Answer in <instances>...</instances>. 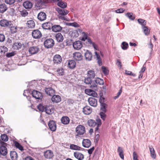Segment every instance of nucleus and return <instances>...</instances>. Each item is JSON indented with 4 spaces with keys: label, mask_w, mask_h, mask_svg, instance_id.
Instances as JSON below:
<instances>
[{
    "label": "nucleus",
    "mask_w": 160,
    "mask_h": 160,
    "mask_svg": "<svg viewBox=\"0 0 160 160\" xmlns=\"http://www.w3.org/2000/svg\"><path fill=\"white\" fill-rule=\"evenodd\" d=\"M133 160H138V155L137 153L135 152H133Z\"/></svg>",
    "instance_id": "63"
},
{
    "label": "nucleus",
    "mask_w": 160,
    "mask_h": 160,
    "mask_svg": "<svg viewBox=\"0 0 160 160\" xmlns=\"http://www.w3.org/2000/svg\"><path fill=\"white\" fill-rule=\"evenodd\" d=\"M73 46L75 49L79 50L82 47V42L80 41H77L73 42Z\"/></svg>",
    "instance_id": "11"
},
{
    "label": "nucleus",
    "mask_w": 160,
    "mask_h": 160,
    "mask_svg": "<svg viewBox=\"0 0 160 160\" xmlns=\"http://www.w3.org/2000/svg\"><path fill=\"white\" fill-rule=\"evenodd\" d=\"M104 83V82L103 79L99 78H97L93 81L92 84L90 86V87L92 89H97L98 84L100 85H102Z\"/></svg>",
    "instance_id": "1"
},
{
    "label": "nucleus",
    "mask_w": 160,
    "mask_h": 160,
    "mask_svg": "<svg viewBox=\"0 0 160 160\" xmlns=\"http://www.w3.org/2000/svg\"><path fill=\"white\" fill-rule=\"evenodd\" d=\"M15 147L18 148L20 150L22 151L23 150V147L18 142H15Z\"/></svg>",
    "instance_id": "52"
},
{
    "label": "nucleus",
    "mask_w": 160,
    "mask_h": 160,
    "mask_svg": "<svg viewBox=\"0 0 160 160\" xmlns=\"http://www.w3.org/2000/svg\"><path fill=\"white\" fill-rule=\"evenodd\" d=\"M105 113L104 112H101L99 113L101 118L103 121H105L106 118V115Z\"/></svg>",
    "instance_id": "53"
},
{
    "label": "nucleus",
    "mask_w": 160,
    "mask_h": 160,
    "mask_svg": "<svg viewBox=\"0 0 160 160\" xmlns=\"http://www.w3.org/2000/svg\"><path fill=\"white\" fill-rule=\"evenodd\" d=\"M74 58L77 61H79L82 59V56L81 53L78 52H75L73 53Z\"/></svg>",
    "instance_id": "18"
},
{
    "label": "nucleus",
    "mask_w": 160,
    "mask_h": 160,
    "mask_svg": "<svg viewBox=\"0 0 160 160\" xmlns=\"http://www.w3.org/2000/svg\"><path fill=\"white\" fill-rule=\"evenodd\" d=\"M45 91L47 95L50 96H52L55 93V90L52 88H46Z\"/></svg>",
    "instance_id": "14"
},
{
    "label": "nucleus",
    "mask_w": 160,
    "mask_h": 160,
    "mask_svg": "<svg viewBox=\"0 0 160 160\" xmlns=\"http://www.w3.org/2000/svg\"><path fill=\"white\" fill-rule=\"evenodd\" d=\"M9 28H10V31L12 33H14L17 32V27H15L13 26L12 22L11 23V25H10Z\"/></svg>",
    "instance_id": "43"
},
{
    "label": "nucleus",
    "mask_w": 160,
    "mask_h": 160,
    "mask_svg": "<svg viewBox=\"0 0 160 160\" xmlns=\"http://www.w3.org/2000/svg\"><path fill=\"white\" fill-rule=\"evenodd\" d=\"M144 33L146 35H148L149 34L150 32V30L148 29L147 27L142 26Z\"/></svg>",
    "instance_id": "45"
},
{
    "label": "nucleus",
    "mask_w": 160,
    "mask_h": 160,
    "mask_svg": "<svg viewBox=\"0 0 160 160\" xmlns=\"http://www.w3.org/2000/svg\"><path fill=\"white\" fill-rule=\"evenodd\" d=\"M57 72L58 73V74L59 76H62L64 74V70L62 68H58L57 70Z\"/></svg>",
    "instance_id": "48"
},
{
    "label": "nucleus",
    "mask_w": 160,
    "mask_h": 160,
    "mask_svg": "<svg viewBox=\"0 0 160 160\" xmlns=\"http://www.w3.org/2000/svg\"><path fill=\"white\" fill-rule=\"evenodd\" d=\"M62 29V27L58 25H52V30L54 32H59Z\"/></svg>",
    "instance_id": "28"
},
{
    "label": "nucleus",
    "mask_w": 160,
    "mask_h": 160,
    "mask_svg": "<svg viewBox=\"0 0 160 160\" xmlns=\"http://www.w3.org/2000/svg\"><path fill=\"white\" fill-rule=\"evenodd\" d=\"M54 111V109L52 106H46L45 107V111L48 114H51L53 113Z\"/></svg>",
    "instance_id": "15"
},
{
    "label": "nucleus",
    "mask_w": 160,
    "mask_h": 160,
    "mask_svg": "<svg viewBox=\"0 0 160 160\" xmlns=\"http://www.w3.org/2000/svg\"><path fill=\"white\" fill-rule=\"evenodd\" d=\"M5 39V36L2 33H0V42H3Z\"/></svg>",
    "instance_id": "58"
},
{
    "label": "nucleus",
    "mask_w": 160,
    "mask_h": 160,
    "mask_svg": "<svg viewBox=\"0 0 160 160\" xmlns=\"http://www.w3.org/2000/svg\"><path fill=\"white\" fill-rule=\"evenodd\" d=\"M68 65L70 68L73 69L76 67V62L74 60H69L68 61Z\"/></svg>",
    "instance_id": "27"
},
{
    "label": "nucleus",
    "mask_w": 160,
    "mask_h": 160,
    "mask_svg": "<svg viewBox=\"0 0 160 160\" xmlns=\"http://www.w3.org/2000/svg\"><path fill=\"white\" fill-rule=\"evenodd\" d=\"M14 55V52H12L9 53H7L6 56L7 57L9 58Z\"/></svg>",
    "instance_id": "64"
},
{
    "label": "nucleus",
    "mask_w": 160,
    "mask_h": 160,
    "mask_svg": "<svg viewBox=\"0 0 160 160\" xmlns=\"http://www.w3.org/2000/svg\"><path fill=\"white\" fill-rule=\"evenodd\" d=\"M32 35L33 38L35 39L40 38L42 36L41 32L38 29L33 30L32 32Z\"/></svg>",
    "instance_id": "6"
},
{
    "label": "nucleus",
    "mask_w": 160,
    "mask_h": 160,
    "mask_svg": "<svg viewBox=\"0 0 160 160\" xmlns=\"http://www.w3.org/2000/svg\"><path fill=\"white\" fill-rule=\"evenodd\" d=\"M75 102L74 100L72 99H68L67 100V103L68 105H71Z\"/></svg>",
    "instance_id": "57"
},
{
    "label": "nucleus",
    "mask_w": 160,
    "mask_h": 160,
    "mask_svg": "<svg viewBox=\"0 0 160 160\" xmlns=\"http://www.w3.org/2000/svg\"><path fill=\"white\" fill-rule=\"evenodd\" d=\"M102 95H101L100 96V98L99 99V101L100 103H104V101L105 100V98L102 97Z\"/></svg>",
    "instance_id": "60"
},
{
    "label": "nucleus",
    "mask_w": 160,
    "mask_h": 160,
    "mask_svg": "<svg viewBox=\"0 0 160 160\" xmlns=\"http://www.w3.org/2000/svg\"><path fill=\"white\" fill-rule=\"evenodd\" d=\"M44 45L46 48H51L54 45V41L52 38L47 39L44 42Z\"/></svg>",
    "instance_id": "3"
},
{
    "label": "nucleus",
    "mask_w": 160,
    "mask_h": 160,
    "mask_svg": "<svg viewBox=\"0 0 160 160\" xmlns=\"http://www.w3.org/2000/svg\"><path fill=\"white\" fill-rule=\"evenodd\" d=\"M55 37L56 40L58 42H61L63 40L64 38L63 36L60 33H58L55 35Z\"/></svg>",
    "instance_id": "26"
},
{
    "label": "nucleus",
    "mask_w": 160,
    "mask_h": 160,
    "mask_svg": "<svg viewBox=\"0 0 160 160\" xmlns=\"http://www.w3.org/2000/svg\"><path fill=\"white\" fill-rule=\"evenodd\" d=\"M89 104L93 107H96L97 105V101L96 99L93 98H89L88 99Z\"/></svg>",
    "instance_id": "12"
},
{
    "label": "nucleus",
    "mask_w": 160,
    "mask_h": 160,
    "mask_svg": "<svg viewBox=\"0 0 160 160\" xmlns=\"http://www.w3.org/2000/svg\"><path fill=\"white\" fill-rule=\"evenodd\" d=\"M75 131L77 134L76 136H79L83 135L85 133V128L83 126L79 125L77 127Z\"/></svg>",
    "instance_id": "2"
},
{
    "label": "nucleus",
    "mask_w": 160,
    "mask_h": 160,
    "mask_svg": "<svg viewBox=\"0 0 160 160\" xmlns=\"http://www.w3.org/2000/svg\"><path fill=\"white\" fill-rule=\"evenodd\" d=\"M12 21L6 19H3L0 21V25L2 27H7L11 25Z\"/></svg>",
    "instance_id": "8"
},
{
    "label": "nucleus",
    "mask_w": 160,
    "mask_h": 160,
    "mask_svg": "<svg viewBox=\"0 0 160 160\" xmlns=\"http://www.w3.org/2000/svg\"><path fill=\"white\" fill-rule=\"evenodd\" d=\"M128 47V43L126 42H122V43L121 47L123 50H126L127 49Z\"/></svg>",
    "instance_id": "47"
},
{
    "label": "nucleus",
    "mask_w": 160,
    "mask_h": 160,
    "mask_svg": "<svg viewBox=\"0 0 160 160\" xmlns=\"http://www.w3.org/2000/svg\"><path fill=\"white\" fill-rule=\"evenodd\" d=\"M100 110L102 111V112H106L107 110L106 109L107 105L105 103H100Z\"/></svg>",
    "instance_id": "46"
},
{
    "label": "nucleus",
    "mask_w": 160,
    "mask_h": 160,
    "mask_svg": "<svg viewBox=\"0 0 160 160\" xmlns=\"http://www.w3.org/2000/svg\"><path fill=\"white\" fill-rule=\"evenodd\" d=\"M20 14L22 17H26L28 15V12L25 10L20 11Z\"/></svg>",
    "instance_id": "55"
},
{
    "label": "nucleus",
    "mask_w": 160,
    "mask_h": 160,
    "mask_svg": "<svg viewBox=\"0 0 160 160\" xmlns=\"http://www.w3.org/2000/svg\"><path fill=\"white\" fill-rule=\"evenodd\" d=\"M88 124L90 127H94L96 125L97 122L92 119L89 120L88 121Z\"/></svg>",
    "instance_id": "40"
},
{
    "label": "nucleus",
    "mask_w": 160,
    "mask_h": 160,
    "mask_svg": "<svg viewBox=\"0 0 160 160\" xmlns=\"http://www.w3.org/2000/svg\"><path fill=\"white\" fill-rule=\"evenodd\" d=\"M48 126L50 130L54 132L56 131V124L54 121L51 120L48 123Z\"/></svg>",
    "instance_id": "9"
},
{
    "label": "nucleus",
    "mask_w": 160,
    "mask_h": 160,
    "mask_svg": "<svg viewBox=\"0 0 160 160\" xmlns=\"http://www.w3.org/2000/svg\"><path fill=\"white\" fill-rule=\"evenodd\" d=\"M22 46V44L20 42H18L14 43L12 48L14 49L18 50L21 48Z\"/></svg>",
    "instance_id": "41"
},
{
    "label": "nucleus",
    "mask_w": 160,
    "mask_h": 160,
    "mask_svg": "<svg viewBox=\"0 0 160 160\" xmlns=\"http://www.w3.org/2000/svg\"><path fill=\"white\" fill-rule=\"evenodd\" d=\"M32 97L37 99L41 100L43 98L42 94L40 92L34 90L32 93Z\"/></svg>",
    "instance_id": "4"
},
{
    "label": "nucleus",
    "mask_w": 160,
    "mask_h": 160,
    "mask_svg": "<svg viewBox=\"0 0 160 160\" xmlns=\"http://www.w3.org/2000/svg\"><path fill=\"white\" fill-rule=\"evenodd\" d=\"M47 17V15L45 13L42 12H40L38 14L37 16L38 18L40 21H43L46 19Z\"/></svg>",
    "instance_id": "10"
},
{
    "label": "nucleus",
    "mask_w": 160,
    "mask_h": 160,
    "mask_svg": "<svg viewBox=\"0 0 160 160\" xmlns=\"http://www.w3.org/2000/svg\"><path fill=\"white\" fill-rule=\"evenodd\" d=\"M1 139L4 142H7L8 139V138L6 134H2L1 136Z\"/></svg>",
    "instance_id": "49"
},
{
    "label": "nucleus",
    "mask_w": 160,
    "mask_h": 160,
    "mask_svg": "<svg viewBox=\"0 0 160 160\" xmlns=\"http://www.w3.org/2000/svg\"><path fill=\"white\" fill-rule=\"evenodd\" d=\"M23 6L25 8L30 9L32 7V4L31 2L26 1L23 2Z\"/></svg>",
    "instance_id": "25"
},
{
    "label": "nucleus",
    "mask_w": 160,
    "mask_h": 160,
    "mask_svg": "<svg viewBox=\"0 0 160 160\" xmlns=\"http://www.w3.org/2000/svg\"><path fill=\"white\" fill-rule=\"evenodd\" d=\"M100 136L98 133L95 136V140L94 142L95 143H97L99 138Z\"/></svg>",
    "instance_id": "61"
},
{
    "label": "nucleus",
    "mask_w": 160,
    "mask_h": 160,
    "mask_svg": "<svg viewBox=\"0 0 160 160\" xmlns=\"http://www.w3.org/2000/svg\"><path fill=\"white\" fill-rule=\"evenodd\" d=\"M75 157L78 160H82L83 159L84 155L78 152H76L74 153Z\"/></svg>",
    "instance_id": "21"
},
{
    "label": "nucleus",
    "mask_w": 160,
    "mask_h": 160,
    "mask_svg": "<svg viewBox=\"0 0 160 160\" xmlns=\"http://www.w3.org/2000/svg\"><path fill=\"white\" fill-rule=\"evenodd\" d=\"M39 50V48L38 46H33L29 48L28 52L31 54L34 55L38 52Z\"/></svg>",
    "instance_id": "7"
},
{
    "label": "nucleus",
    "mask_w": 160,
    "mask_h": 160,
    "mask_svg": "<svg viewBox=\"0 0 160 160\" xmlns=\"http://www.w3.org/2000/svg\"><path fill=\"white\" fill-rule=\"evenodd\" d=\"M70 148L71 149L75 150L83 151L84 150V149L81 148L78 146L73 144H71L70 145Z\"/></svg>",
    "instance_id": "29"
},
{
    "label": "nucleus",
    "mask_w": 160,
    "mask_h": 160,
    "mask_svg": "<svg viewBox=\"0 0 160 160\" xmlns=\"http://www.w3.org/2000/svg\"><path fill=\"white\" fill-rule=\"evenodd\" d=\"M69 118L67 116H63L61 119V122L63 124H68L69 123Z\"/></svg>",
    "instance_id": "31"
},
{
    "label": "nucleus",
    "mask_w": 160,
    "mask_h": 160,
    "mask_svg": "<svg viewBox=\"0 0 160 160\" xmlns=\"http://www.w3.org/2000/svg\"><path fill=\"white\" fill-rule=\"evenodd\" d=\"M82 146L83 147L86 148H88L91 145V142L88 139H84L82 142Z\"/></svg>",
    "instance_id": "22"
},
{
    "label": "nucleus",
    "mask_w": 160,
    "mask_h": 160,
    "mask_svg": "<svg viewBox=\"0 0 160 160\" xmlns=\"http://www.w3.org/2000/svg\"><path fill=\"white\" fill-rule=\"evenodd\" d=\"M56 10L59 13V15H65L67 14L68 13V10H65L63 12L64 13H62L63 9H61L59 8H56Z\"/></svg>",
    "instance_id": "35"
},
{
    "label": "nucleus",
    "mask_w": 160,
    "mask_h": 160,
    "mask_svg": "<svg viewBox=\"0 0 160 160\" xmlns=\"http://www.w3.org/2000/svg\"><path fill=\"white\" fill-rule=\"evenodd\" d=\"M92 79L88 76L87 78H85L83 80L84 82L87 84H90L91 86L92 84Z\"/></svg>",
    "instance_id": "39"
},
{
    "label": "nucleus",
    "mask_w": 160,
    "mask_h": 160,
    "mask_svg": "<svg viewBox=\"0 0 160 160\" xmlns=\"http://www.w3.org/2000/svg\"><path fill=\"white\" fill-rule=\"evenodd\" d=\"M102 70L105 75H107L108 74L109 71L106 67L102 66Z\"/></svg>",
    "instance_id": "54"
},
{
    "label": "nucleus",
    "mask_w": 160,
    "mask_h": 160,
    "mask_svg": "<svg viewBox=\"0 0 160 160\" xmlns=\"http://www.w3.org/2000/svg\"><path fill=\"white\" fill-rule=\"evenodd\" d=\"M56 10L59 13V15H65L67 14L68 13V10H65L63 12L64 13H62L63 9H61L59 8H56Z\"/></svg>",
    "instance_id": "34"
},
{
    "label": "nucleus",
    "mask_w": 160,
    "mask_h": 160,
    "mask_svg": "<svg viewBox=\"0 0 160 160\" xmlns=\"http://www.w3.org/2000/svg\"><path fill=\"white\" fill-rule=\"evenodd\" d=\"M12 160H17L18 156L17 153L15 151H11L10 153Z\"/></svg>",
    "instance_id": "30"
},
{
    "label": "nucleus",
    "mask_w": 160,
    "mask_h": 160,
    "mask_svg": "<svg viewBox=\"0 0 160 160\" xmlns=\"http://www.w3.org/2000/svg\"><path fill=\"white\" fill-rule=\"evenodd\" d=\"M125 15L128 17L129 19L131 20H134L135 18V15L132 12H128L126 13Z\"/></svg>",
    "instance_id": "42"
},
{
    "label": "nucleus",
    "mask_w": 160,
    "mask_h": 160,
    "mask_svg": "<svg viewBox=\"0 0 160 160\" xmlns=\"http://www.w3.org/2000/svg\"><path fill=\"white\" fill-rule=\"evenodd\" d=\"M52 97V100L53 102L57 103L61 101V98L59 95L54 94Z\"/></svg>",
    "instance_id": "24"
},
{
    "label": "nucleus",
    "mask_w": 160,
    "mask_h": 160,
    "mask_svg": "<svg viewBox=\"0 0 160 160\" xmlns=\"http://www.w3.org/2000/svg\"><path fill=\"white\" fill-rule=\"evenodd\" d=\"M37 108L39 110V111L43 112L45 111V107L43 106L42 104H40L38 105L37 107Z\"/></svg>",
    "instance_id": "51"
},
{
    "label": "nucleus",
    "mask_w": 160,
    "mask_h": 160,
    "mask_svg": "<svg viewBox=\"0 0 160 160\" xmlns=\"http://www.w3.org/2000/svg\"><path fill=\"white\" fill-rule=\"evenodd\" d=\"M69 34L73 38H77L79 36V34L78 31L76 30H74L71 31L69 32Z\"/></svg>",
    "instance_id": "36"
},
{
    "label": "nucleus",
    "mask_w": 160,
    "mask_h": 160,
    "mask_svg": "<svg viewBox=\"0 0 160 160\" xmlns=\"http://www.w3.org/2000/svg\"><path fill=\"white\" fill-rule=\"evenodd\" d=\"M82 111L85 114L88 115L91 113L92 109L89 106H87L83 107Z\"/></svg>",
    "instance_id": "16"
},
{
    "label": "nucleus",
    "mask_w": 160,
    "mask_h": 160,
    "mask_svg": "<svg viewBox=\"0 0 160 160\" xmlns=\"http://www.w3.org/2000/svg\"><path fill=\"white\" fill-rule=\"evenodd\" d=\"M118 153L120 157L123 160H124V152L122 148L120 147H118Z\"/></svg>",
    "instance_id": "38"
},
{
    "label": "nucleus",
    "mask_w": 160,
    "mask_h": 160,
    "mask_svg": "<svg viewBox=\"0 0 160 160\" xmlns=\"http://www.w3.org/2000/svg\"><path fill=\"white\" fill-rule=\"evenodd\" d=\"M40 1L41 4L43 5L52 2V0H40Z\"/></svg>",
    "instance_id": "56"
},
{
    "label": "nucleus",
    "mask_w": 160,
    "mask_h": 160,
    "mask_svg": "<svg viewBox=\"0 0 160 160\" xmlns=\"http://www.w3.org/2000/svg\"><path fill=\"white\" fill-rule=\"evenodd\" d=\"M52 23L48 22L42 24V27L44 29L50 30L52 29Z\"/></svg>",
    "instance_id": "13"
},
{
    "label": "nucleus",
    "mask_w": 160,
    "mask_h": 160,
    "mask_svg": "<svg viewBox=\"0 0 160 160\" xmlns=\"http://www.w3.org/2000/svg\"><path fill=\"white\" fill-rule=\"evenodd\" d=\"M62 61V57L59 55L56 54L54 56L53 61L54 63H59L61 62Z\"/></svg>",
    "instance_id": "17"
},
{
    "label": "nucleus",
    "mask_w": 160,
    "mask_h": 160,
    "mask_svg": "<svg viewBox=\"0 0 160 160\" xmlns=\"http://www.w3.org/2000/svg\"><path fill=\"white\" fill-rule=\"evenodd\" d=\"M57 5L59 7L63 9L66 8L67 6V3L63 1L59 2L57 4Z\"/></svg>",
    "instance_id": "44"
},
{
    "label": "nucleus",
    "mask_w": 160,
    "mask_h": 160,
    "mask_svg": "<svg viewBox=\"0 0 160 160\" xmlns=\"http://www.w3.org/2000/svg\"><path fill=\"white\" fill-rule=\"evenodd\" d=\"M7 146V144L3 142L0 147V153L3 156L6 155L7 153V150L6 147Z\"/></svg>",
    "instance_id": "5"
},
{
    "label": "nucleus",
    "mask_w": 160,
    "mask_h": 160,
    "mask_svg": "<svg viewBox=\"0 0 160 160\" xmlns=\"http://www.w3.org/2000/svg\"><path fill=\"white\" fill-rule=\"evenodd\" d=\"M138 23L142 25V26H145L146 25V21L144 20L139 18L138 19Z\"/></svg>",
    "instance_id": "50"
},
{
    "label": "nucleus",
    "mask_w": 160,
    "mask_h": 160,
    "mask_svg": "<svg viewBox=\"0 0 160 160\" xmlns=\"http://www.w3.org/2000/svg\"><path fill=\"white\" fill-rule=\"evenodd\" d=\"M124 9L123 8H120L116 10V12L117 13H121L124 12Z\"/></svg>",
    "instance_id": "62"
},
{
    "label": "nucleus",
    "mask_w": 160,
    "mask_h": 160,
    "mask_svg": "<svg viewBox=\"0 0 160 160\" xmlns=\"http://www.w3.org/2000/svg\"><path fill=\"white\" fill-rule=\"evenodd\" d=\"M44 156L46 158L50 159L53 157V153L51 151L47 150L44 152Z\"/></svg>",
    "instance_id": "20"
},
{
    "label": "nucleus",
    "mask_w": 160,
    "mask_h": 160,
    "mask_svg": "<svg viewBox=\"0 0 160 160\" xmlns=\"http://www.w3.org/2000/svg\"><path fill=\"white\" fill-rule=\"evenodd\" d=\"M148 148L150 150L151 157L152 158L155 159L156 156L154 148L152 146H149Z\"/></svg>",
    "instance_id": "23"
},
{
    "label": "nucleus",
    "mask_w": 160,
    "mask_h": 160,
    "mask_svg": "<svg viewBox=\"0 0 160 160\" xmlns=\"http://www.w3.org/2000/svg\"><path fill=\"white\" fill-rule=\"evenodd\" d=\"M84 56L86 60L90 61L92 60V54L89 51L87 50L84 53Z\"/></svg>",
    "instance_id": "19"
},
{
    "label": "nucleus",
    "mask_w": 160,
    "mask_h": 160,
    "mask_svg": "<svg viewBox=\"0 0 160 160\" xmlns=\"http://www.w3.org/2000/svg\"><path fill=\"white\" fill-rule=\"evenodd\" d=\"M8 9V7L5 3L0 4V12L3 13Z\"/></svg>",
    "instance_id": "33"
},
{
    "label": "nucleus",
    "mask_w": 160,
    "mask_h": 160,
    "mask_svg": "<svg viewBox=\"0 0 160 160\" xmlns=\"http://www.w3.org/2000/svg\"><path fill=\"white\" fill-rule=\"evenodd\" d=\"M27 24L29 28H34L35 24L33 20H29L27 22Z\"/></svg>",
    "instance_id": "37"
},
{
    "label": "nucleus",
    "mask_w": 160,
    "mask_h": 160,
    "mask_svg": "<svg viewBox=\"0 0 160 160\" xmlns=\"http://www.w3.org/2000/svg\"><path fill=\"white\" fill-rule=\"evenodd\" d=\"M87 76L88 77L93 79L95 76V73L94 70H90L88 71Z\"/></svg>",
    "instance_id": "32"
},
{
    "label": "nucleus",
    "mask_w": 160,
    "mask_h": 160,
    "mask_svg": "<svg viewBox=\"0 0 160 160\" xmlns=\"http://www.w3.org/2000/svg\"><path fill=\"white\" fill-rule=\"evenodd\" d=\"M92 90L90 89H86L85 91V93L89 96L91 95V94L92 93Z\"/></svg>",
    "instance_id": "59"
}]
</instances>
